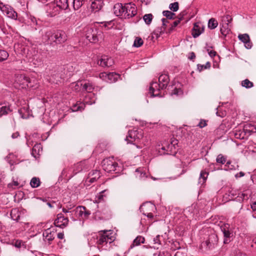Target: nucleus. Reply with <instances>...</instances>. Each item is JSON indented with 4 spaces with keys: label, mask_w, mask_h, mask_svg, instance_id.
<instances>
[{
    "label": "nucleus",
    "mask_w": 256,
    "mask_h": 256,
    "mask_svg": "<svg viewBox=\"0 0 256 256\" xmlns=\"http://www.w3.org/2000/svg\"><path fill=\"white\" fill-rule=\"evenodd\" d=\"M93 90L94 86L91 83L86 82L83 84L82 90L86 91L88 94L85 96L84 104H74L72 107V111L82 110H84L83 106L84 105V104L90 105L95 103L96 98L94 94L92 93Z\"/></svg>",
    "instance_id": "obj_2"
},
{
    "label": "nucleus",
    "mask_w": 256,
    "mask_h": 256,
    "mask_svg": "<svg viewBox=\"0 0 256 256\" xmlns=\"http://www.w3.org/2000/svg\"><path fill=\"white\" fill-rule=\"evenodd\" d=\"M0 10L6 15V16L14 20H16L18 17L17 12L10 6L5 5L2 2H0Z\"/></svg>",
    "instance_id": "obj_9"
},
{
    "label": "nucleus",
    "mask_w": 256,
    "mask_h": 256,
    "mask_svg": "<svg viewBox=\"0 0 256 256\" xmlns=\"http://www.w3.org/2000/svg\"><path fill=\"white\" fill-rule=\"evenodd\" d=\"M10 216L12 220L18 222L20 218V212L17 208H12L10 211Z\"/></svg>",
    "instance_id": "obj_21"
},
{
    "label": "nucleus",
    "mask_w": 256,
    "mask_h": 256,
    "mask_svg": "<svg viewBox=\"0 0 256 256\" xmlns=\"http://www.w3.org/2000/svg\"><path fill=\"white\" fill-rule=\"evenodd\" d=\"M102 214L104 216V218H108L111 216L110 210L108 207L105 206L102 210Z\"/></svg>",
    "instance_id": "obj_32"
},
{
    "label": "nucleus",
    "mask_w": 256,
    "mask_h": 256,
    "mask_svg": "<svg viewBox=\"0 0 256 256\" xmlns=\"http://www.w3.org/2000/svg\"><path fill=\"white\" fill-rule=\"evenodd\" d=\"M98 23L102 24V26L104 27L106 30L112 28L114 26V22L113 20L98 22Z\"/></svg>",
    "instance_id": "obj_27"
},
{
    "label": "nucleus",
    "mask_w": 256,
    "mask_h": 256,
    "mask_svg": "<svg viewBox=\"0 0 256 256\" xmlns=\"http://www.w3.org/2000/svg\"><path fill=\"white\" fill-rule=\"evenodd\" d=\"M202 32V30L199 28L198 26L196 24H194L193 28L192 36L194 38L198 36Z\"/></svg>",
    "instance_id": "obj_29"
},
{
    "label": "nucleus",
    "mask_w": 256,
    "mask_h": 256,
    "mask_svg": "<svg viewBox=\"0 0 256 256\" xmlns=\"http://www.w3.org/2000/svg\"><path fill=\"white\" fill-rule=\"evenodd\" d=\"M40 144H35L32 148V154L34 155V152L36 153L37 150H38V152H39L40 148Z\"/></svg>",
    "instance_id": "obj_54"
},
{
    "label": "nucleus",
    "mask_w": 256,
    "mask_h": 256,
    "mask_svg": "<svg viewBox=\"0 0 256 256\" xmlns=\"http://www.w3.org/2000/svg\"><path fill=\"white\" fill-rule=\"evenodd\" d=\"M16 81L19 83L20 85L22 86V87L26 88L31 87L32 86L30 84V82L29 78L26 76L24 74H20L17 76L16 78Z\"/></svg>",
    "instance_id": "obj_15"
},
{
    "label": "nucleus",
    "mask_w": 256,
    "mask_h": 256,
    "mask_svg": "<svg viewBox=\"0 0 256 256\" xmlns=\"http://www.w3.org/2000/svg\"><path fill=\"white\" fill-rule=\"evenodd\" d=\"M182 92V91L180 89L175 88L174 89L173 92H172V94L178 95V94H181Z\"/></svg>",
    "instance_id": "obj_59"
},
{
    "label": "nucleus",
    "mask_w": 256,
    "mask_h": 256,
    "mask_svg": "<svg viewBox=\"0 0 256 256\" xmlns=\"http://www.w3.org/2000/svg\"><path fill=\"white\" fill-rule=\"evenodd\" d=\"M86 210V207L84 206H78L74 210V213L78 214L79 216L83 218L84 210Z\"/></svg>",
    "instance_id": "obj_35"
},
{
    "label": "nucleus",
    "mask_w": 256,
    "mask_h": 256,
    "mask_svg": "<svg viewBox=\"0 0 256 256\" xmlns=\"http://www.w3.org/2000/svg\"><path fill=\"white\" fill-rule=\"evenodd\" d=\"M58 8L59 6L57 5L55 6L54 4H51L47 6L46 10L48 15H50V16H56L58 13Z\"/></svg>",
    "instance_id": "obj_18"
},
{
    "label": "nucleus",
    "mask_w": 256,
    "mask_h": 256,
    "mask_svg": "<svg viewBox=\"0 0 256 256\" xmlns=\"http://www.w3.org/2000/svg\"><path fill=\"white\" fill-rule=\"evenodd\" d=\"M40 182L38 178H32L30 180V184L32 188H36L40 186Z\"/></svg>",
    "instance_id": "obj_30"
},
{
    "label": "nucleus",
    "mask_w": 256,
    "mask_h": 256,
    "mask_svg": "<svg viewBox=\"0 0 256 256\" xmlns=\"http://www.w3.org/2000/svg\"><path fill=\"white\" fill-rule=\"evenodd\" d=\"M226 166H228V168L230 170H236L238 168V166L237 164H235L234 165L232 164L230 161L226 162Z\"/></svg>",
    "instance_id": "obj_51"
},
{
    "label": "nucleus",
    "mask_w": 256,
    "mask_h": 256,
    "mask_svg": "<svg viewBox=\"0 0 256 256\" xmlns=\"http://www.w3.org/2000/svg\"><path fill=\"white\" fill-rule=\"evenodd\" d=\"M124 12V4H116L114 6V12L118 16H120L123 18V15Z\"/></svg>",
    "instance_id": "obj_17"
},
{
    "label": "nucleus",
    "mask_w": 256,
    "mask_h": 256,
    "mask_svg": "<svg viewBox=\"0 0 256 256\" xmlns=\"http://www.w3.org/2000/svg\"><path fill=\"white\" fill-rule=\"evenodd\" d=\"M220 228L224 234V244H228L231 241V238L233 236V232L230 230L229 224H224L220 226Z\"/></svg>",
    "instance_id": "obj_11"
},
{
    "label": "nucleus",
    "mask_w": 256,
    "mask_h": 256,
    "mask_svg": "<svg viewBox=\"0 0 256 256\" xmlns=\"http://www.w3.org/2000/svg\"><path fill=\"white\" fill-rule=\"evenodd\" d=\"M220 31L223 36H226L230 32V26L225 25L224 24H222V28H220Z\"/></svg>",
    "instance_id": "obj_37"
},
{
    "label": "nucleus",
    "mask_w": 256,
    "mask_h": 256,
    "mask_svg": "<svg viewBox=\"0 0 256 256\" xmlns=\"http://www.w3.org/2000/svg\"><path fill=\"white\" fill-rule=\"evenodd\" d=\"M97 64L103 68H108L114 64L113 59L107 56H102L98 60Z\"/></svg>",
    "instance_id": "obj_12"
},
{
    "label": "nucleus",
    "mask_w": 256,
    "mask_h": 256,
    "mask_svg": "<svg viewBox=\"0 0 256 256\" xmlns=\"http://www.w3.org/2000/svg\"><path fill=\"white\" fill-rule=\"evenodd\" d=\"M208 173L206 171L202 170L200 174L198 182L203 184L206 181Z\"/></svg>",
    "instance_id": "obj_28"
},
{
    "label": "nucleus",
    "mask_w": 256,
    "mask_h": 256,
    "mask_svg": "<svg viewBox=\"0 0 256 256\" xmlns=\"http://www.w3.org/2000/svg\"><path fill=\"white\" fill-rule=\"evenodd\" d=\"M218 26V22L216 19L212 18L208 20V28L210 30L214 29Z\"/></svg>",
    "instance_id": "obj_31"
},
{
    "label": "nucleus",
    "mask_w": 256,
    "mask_h": 256,
    "mask_svg": "<svg viewBox=\"0 0 256 256\" xmlns=\"http://www.w3.org/2000/svg\"><path fill=\"white\" fill-rule=\"evenodd\" d=\"M216 161L218 163L224 164L226 162V158L222 154L218 156Z\"/></svg>",
    "instance_id": "obj_48"
},
{
    "label": "nucleus",
    "mask_w": 256,
    "mask_h": 256,
    "mask_svg": "<svg viewBox=\"0 0 256 256\" xmlns=\"http://www.w3.org/2000/svg\"><path fill=\"white\" fill-rule=\"evenodd\" d=\"M162 14L164 16H165L168 19H174V16L175 14L174 12H172L169 10H164L162 12Z\"/></svg>",
    "instance_id": "obj_44"
},
{
    "label": "nucleus",
    "mask_w": 256,
    "mask_h": 256,
    "mask_svg": "<svg viewBox=\"0 0 256 256\" xmlns=\"http://www.w3.org/2000/svg\"><path fill=\"white\" fill-rule=\"evenodd\" d=\"M177 147L178 140H174L171 142L170 144H169L166 146V148L162 146V149L164 150H166V154L174 156L178 151Z\"/></svg>",
    "instance_id": "obj_13"
},
{
    "label": "nucleus",
    "mask_w": 256,
    "mask_h": 256,
    "mask_svg": "<svg viewBox=\"0 0 256 256\" xmlns=\"http://www.w3.org/2000/svg\"><path fill=\"white\" fill-rule=\"evenodd\" d=\"M135 175L136 177L142 179L146 177V174L144 169V168H139L136 169L135 171Z\"/></svg>",
    "instance_id": "obj_24"
},
{
    "label": "nucleus",
    "mask_w": 256,
    "mask_h": 256,
    "mask_svg": "<svg viewBox=\"0 0 256 256\" xmlns=\"http://www.w3.org/2000/svg\"><path fill=\"white\" fill-rule=\"evenodd\" d=\"M85 32L86 38L92 43H96L103 38L102 32L96 28H88Z\"/></svg>",
    "instance_id": "obj_5"
},
{
    "label": "nucleus",
    "mask_w": 256,
    "mask_h": 256,
    "mask_svg": "<svg viewBox=\"0 0 256 256\" xmlns=\"http://www.w3.org/2000/svg\"><path fill=\"white\" fill-rule=\"evenodd\" d=\"M84 215L83 218H87L90 214V212L89 210H87L86 209L84 210Z\"/></svg>",
    "instance_id": "obj_61"
},
{
    "label": "nucleus",
    "mask_w": 256,
    "mask_h": 256,
    "mask_svg": "<svg viewBox=\"0 0 256 256\" xmlns=\"http://www.w3.org/2000/svg\"><path fill=\"white\" fill-rule=\"evenodd\" d=\"M232 20V18L230 15H226L222 18V24L225 25L230 26Z\"/></svg>",
    "instance_id": "obj_38"
},
{
    "label": "nucleus",
    "mask_w": 256,
    "mask_h": 256,
    "mask_svg": "<svg viewBox=\"0 0 256 256\" xmlns=\"http://www.w3.org/2000/svg\"><path fill=\"white\" fill-rule=\"evenodd\" d=\"M8 52L2 50H0V62L6 60L8 57Z\"/></svg>",
    "instance_id": "obj_39"
},
{
    "label": "nucleus",
    "mask_w": 256,
    "mask_h": 256,
    "mask_svg": "<svg viewBox=\"0 0 256 256\" xmlns=\"http://www.w3.org/2000/svg\"><path fill=\"white\" fill-rule=\"evenodd\" d=\"M106 190H104L99 192L96 196V203H98L100 202L102 200H103L104 197L105 196L104 194L106 192Z\"/></svg>",
    "instance_id": "obj_42"
},
{
    "label": "nucleus",
    "mask_w": 256,
    "mask_h": 256,
    "mask_svg": "<svg viewBox=\"0 0 256 256\" xmlns=\"http://www.w3.org/2000/svg\"><path fill=\"white\" fill-rule=\"evenodd\" d=\"M91 9L94 12H98L101 10L103 5L102 0H92Z\"/></svg>",
    "instance_id": "obj_19"
},
{
    "label": "nucleus",
    "mask_w": 256,
    "mask_h": 256,
    "mask_svg": "<svg viewBox=\"0 0 256 256\" xmlns=\"http://www.w3.org/2000/svg\"><path fill=\"white\" fill-rule=\"evenodd\" d=\"M82 86L83 84H81L80 82H77L72 83L70 87L74 90L79 91L80 90V86Z\"/></svg>",
    "instance_id": "obj_40"
},
{
    "label": "nucleus",
    "mask_w": 256,
    "mask_h": 256,
    "mask_svg": "<svg viewBox=\"0 0 256 256\" xmlns=\"http://www.w3.org/2000/svg\"><path fill=\"white\" fill-rule=\"evenodd\" d=\"M184 12H182L181 14H180V18H179V20H176L174 21L172 24V28H174L175 27H176L178 24L180 23V20L182 19L183 16L184 15Z\"/></svg>",
    "instance_id": "obj_53"
},
{
    "label": "nucleus",
    "mask_w": 256,
    "mask_h": 256,
    "mask_svg": "<svg viewBox=\"0 0 256 256\" xmlns=\"http://www.w3.org/2000/svg\"><path fill=\"white\" fill-rule=\"evenodd\" d=\"M88 180H89V182H90V183H93L94 182H95L98 179L95 178H94L92 177V176L90 177V176H88Z\"/></svg>",
    "instance_id": "obj_64"
},
{
    "label": "nucleus",
    "mask_w": 256,
    "mask_h": 256,
    "mask_svg": "<svg viewBox=\"0 0 256 256\" xmlns=\"http://www.w3.org/2000/svg\"><path fill=\"white\" fill-rule=\"evenodd\" d=\"M68 219L67 217H64L62 214H58L54 220V224L56 226L63 228L68 225Z\"/></svg>",
    "instance_id": "obj_14"
},
{
    "label": "nucleus",
    "mask_w": 256,
    "mask_h": 256,
    "mask_svg": "<svg viewBox=\"0 0 256 256\" xmlns=\"http://www.w3.org/2000/svg\"><path fill=\"white\" fill-rule=\"evenodd\" d=\"M11 112L10 106L6 104H0V115L7 114Z\"/></svg>",
    "instance_id": "obj_22"
},
{
    "label": "nucleus",
    "mask_w": 256,
    "mask_h": 256,
    "mask_svg": "<svg viewBox=\"0 0 256 256\" xmlns=\"http://www.w3.org/2000/svg\"><path fill=\"white\" fill-rule=\"evenodd\" d=\"M102 166L104 171L108 172H110L116 170L118 164L114 161L112 158H108L104 159L102 160Z\"/></svg>",
    "instance_id": "obj_8"
},
{
    "label": "nucleus",
    "mask_w": 256,
    "mask_h": 256,
    "mask_svg": "<svg viewBox=\"0 0 256 256\" xmlns=\"http://www.w3.org/2000/svg\"><path fill=\"white\" fill-rule=\"evenodd\" d=\"M170 82L168 76L167 74H162L158 78L159 84L152 82L150 87V92L152 96H161L160 90L166 88Z\"/></svg>",
    "instance_id": "obj_3"
},
{
    "label": "nucleus",
    "mask_w": 256,
    "mask_h": 256,
    "mask_svg": "<svg viewBox=\"0 0 256 256\" xmlns=\"http://www.w3.org/2000/svg\"><path fill=\"white\" fill-rule=\"evenodd\" d=\"M34 64L36 65V66H40V65L42 64V60L41 58H36V56H34Z\"/></svg>",
    "instance_id": "obj_57"
},
{
    "label": "nucleus",
    "mask_w": 256,
    "mask_h": 256,
    "mask_svg": "<svg viewBox=\"0 0 256 256\" xmlns=\"http://www.w3.org/2000/svg\"><path fill=\"white\" fill-rule=\"evenodd\" d=\"M144 238L142 236H138L133 242V244H131L130 248H133L135 246H138L140 244H144Z\"/></svg>",
    "instance_id": "obj_25"
},
{
    "label": "nucleus",
    "mask_w": 256,
    "mask_h": 256,
    "mask_svg": "<svg viewBox=\"0 0 256 256\" xmlns=\"http://www.w3.org/2000/svg\"><path fill=\"white\" fill-rule=\"evenodd\" d=\"M242 85L246 88H251L254 86L253 83L250 82L248 79H246L242 82Z\"/></svg>",
    "instance_id": "obj_41"
},
{
    "label": "nucleus",
    "mask_w": 256,
    "mask_h": 256,
    "mask_svg": "<svg viewBox=\"0 0 256 256\" xmlns=\"http://www.w3.org/2000/svg\"><path fill=\"white\" fill-rule=\"evenodd\" d=\"M162 26L160 28V33H164L166 30V24L168 22V20L166 18H163L162 20Z\"/></svg>",
    "instance_id": "obj_52"
},
{
    "label": "nucleus",
    "mask_w": 256,
    "mask_h": 256,
    "mask_svg": "<svg viewBox=\"0 0 256 256\" xmlns=\"http://www.w3.org/2000/svg\"><path fill=\"white\" fill-rule=\"evenodd\" d=\"M169 8L170 10L174 12H176L178 10V2H174L170 4L169 6Z\"/></svg>",
    "instance_id": "obj_50"
},
{
    "label": "nucleus",
    "mask_w": 256,
    "mask_h": 256,
    "mask_svg": "<svg viewBox=\"0 0 256 256\" xmlns=\"http://www.w3.org/2000/svg\"><path fill=\"white\" fill-rule=\"evenodd\" d=\"M88 176H90V177L92 176V177L98 179L100 176V172L99 170H94L89 173Z\"/></svg>",
    "instance_id": "obj_47"
},
{
    "label": "nucleus",
    "mask_w": 256,
    "mask_h": 256,
    "mask_svg": "<svg viewBox=\"0 0 256 256\" xmlns=\"http://www.w3.org/2000/svg\"><path fill=\"white\" fill-rule=\"evenodd\" d=\"M142 138V133L137 130H130L128 131V136L126 137L125 140L128 144H134V142L140 140Z\"/></svg>",
    "instance_id": "obj_10"
},
{
    "label": "nucleus",
    "mask_w": 256,
    "mask_h": 256,
    "mask_svg": "<svg viewBox=\"0 0 256 256\" xmlns=\"http://www.w3.org/2000/svg\"><path fill=\"white\" fill-rule=\"evenodd\" d=\"M43 236L45 241L50 243L54 238V232H52L50 228H48L43 232Z\"/></svg>",
    "instance_id": "obj_20"
},
{
    "label": "nucleus",
    "mask_w": 256,
    "mask_h": 256,
    "mask_svg": "<svg viewBox=\"0 0 256 256\" xmlns=\"http://www.w3.org/2000/svg\"><path fill=\"white\" fill-rule=\"evenodd\" d=\"M198 70L200 72L202 70L204 69L209 68H210V62H207L205 65H202V64H198Z\"/></svg>",
    "instance_id": "obj_49"
},
{
    "label": "nucleus",
    "mask_w": 256,
    "mask_h": 256,
    "mask_svg": "<svg viewBox=\"0 0 256 256\" xmlns=\"http://www.w3.org/2000/svg\"><path fill=\"white\" fill-rule=\"evenodd\" d=\"M245 197H246V198H248L247 196L245 194L240 193L238 196V200H243L245 198Z\"/></svg>",
    "instance_id": "obj_58"
},
{
    "label": "nucleus",
    "mask_w": 256,
    "mask_h": 256,
    "mask_svg": "<svg viewBox=\"0 0 256 256\" xmlns=\"http://www.w3.org/2000/svg\"><path fill=\"white\" fill-rule=\"evenodd\" d=\"M137 14V8L133 3L124 4V12L123 18H130L136 16Z\"/></svg>",
    "instance_id": "obj_6"
},
{
    "label": "nucleus",
    "mask_w": 256,
    "mask_h": 256,
    "mask_svg": "<svg viewBox=\"0 0 256 256\" xmlns=\"http://www.w3.org/2000/svg\"><path fill=\"white\" fill-rule=\"evenodd\" d=\"M84 162H80L78 163L74 166V170L76 171V173L82 170L84 168Z\"/></svg>",
    "instance_id": "obj_45"
},
{
    "label": "nucleus",
    "mask_w": 256,
    "mask_h": 256,
    "mask_svg": "<svg viewBox=\"0 0 256 256\" xmlns=\"http://www.w3.org/2000/svg\"><path fill=\"white\" fill-rule=\"evenodd\" d=\"M218 242L217 236L214 234L209 235L208 238L202 243V247L206 250L213 248Z\"/></svg>",
    "instance_id": "obj_7"
},
{
    "label": "nucleus",
    "mask_w": 256,
    "mask_h": 256,
    "mask_svg": "<svg viewBox=\"0 0 256 256\" xmlns=\"http://www.w3.org/2000/svg\"><path fill=\"white\" fill-rule=\"evenodd\" d=\"M28 22L32 26H37L38 24V21L36 18L32 16H30L28 17Z\"/></svg>",
    "instance_id": "obj_43"
},
{
    "label": "nucleus",
    "mask_w": 256,
    "mask_h": 256,
    "mask_svg": "<svg viewBox=\"0 0 256 256\" xmlns=\"http://www.w3.org/2000/svg\"><path fill=\"white\" fill-rule=\"evenodd\" d=\"M19 185V183L16 181H14L11 184H8V186L10 188H14L13 186H18Z\"/></svg>",
    "instance_id": "obj_60"
},
{
    "label": "nucleus",
    "mask_w": 256,
    "mask_h": 256,
    "mask_svg": "<svg viewBox=\"0 0 256 256\" xmlns=\"http://www.w3.org/2000/svg\"><path fill=\"white\" fill-rule=\"evenodd\" d=\"M206 125V123L205 120H201L199 122L198 126L200 128H202L204 127Z\"/></svg>",
    "instance_id": "obj_62"
},
{
    "label": "nucleus",
    "mask_w": 256,
    "mask_h": 256,
    "mask_svg": "<svg viewBox=\"0 0 256 256\" xmlns=\"http://www.w3.org/2000/svg\"><path fill=\"white\" fill-rule=\"evenodd\" d=\"M144 44L143 40L139 37H136L134 41V46L136 48L140 47Z\"/></svg>",
    "instance_id": "obj_46"
},
{
    "label": "nucleus",
    "mask_w": 256,
    "mask_h": 256,
    "mask_svg": "<svg viewBox=\"0 0 256 256\" xmlns=\"http://www.w3.org/2000/svg\"><path fill=\"white\" fill-rule=\"evenodd\" d=\"M238 38L244 44L245 47L250 49L252 46V43L250 41V38L248 34H240L238 35Z\"/></svg>",
    "instance_id": "obj_16"
},
{
    "label": "nucleus",
    "mask_w": 256,
    "mask_h": 256,
    "mask_svg": "<svg viewBox=\"0 0 256 256\" xmlns=\"http://www.w3.org/2000/svg\"><path fill=\"white\" fill-rule=\"evenodd\" d=\"M69 0H56V3L60 8L66 10L68 8Z\"/></svg>",
    "instance_id": "obj_23"
},
{
    "label": "nucleus",
    "mask_w": 256,
    "mask_h": 256,
    "mask_svg": "<svg viewBox=\"0 0 256 256\" xmlns=\"http://www.w3.org/2000/svg\"><path fill=\"white\" fill-rule=\"evenodd\" d=\"M152 18L153 16L152 14H146L143 16L144 20L148 25H150L151 24Z\"/></svg>",
    "instance_id": "obj_34"
},
{
    "label": "nucleus",
    "mask_w": 256,
    "mask_h": 256,
    "mask_svg": "<svg viewBox=\"0 0 256 256\" xmlns=\"http://www.w3.org/2000/svg\"><path fill=\"white\" fill-rule=\"evenodd\" d=\"M112 234L110 230H101L98 232V235L93 236L92 238L99 248V246H104L114 241V237L111 236Z\"/></svg>",
    "instance_id": "obj_4"
},
{
    "label": "nucleus",
    "mask_w": 256,
    "mask_h": 256,
    "mask_svg": "<svg viewBox=\"0 0 256 256\" xmlns=\"http://www.w3.org/2000/svg\"><path fill=\"white\" fill-rule=\"evenodd\" d=\"M160 235L156 236L154 238V244H156L160 245L161 244V241L160 240Z\"/></svg>",
    "instance_id": "obj_55"
},
{
    "label": "nucleus",
    "mask_w": 256,
    "mask_h": 256,
    "mask_svg": "<svg viewBox=\"0 0 256 256\" xmlns=\"http://www.w3.org/2000/svg\"><path fill=\"white\" fill-rule=\"evenodd\" d=\"M67 36L66 32L62 30H58L54 32L50 31L46 32L42 36V40L47 44H62L66 42Z\"/></svg>",
    "instance_id": "obj_1"
},
{
    "label": "nucleus",
    "mask_w": 256,
    "mask_h": 256,
    "mask_svg": "<svg viewBox=\"0 0 256 256\" xmlns=\"http://www.w3.org/2000/svg\"><path fill=\"white\" fill-rule=\"evenodd\" d=\"M118 77V75L115 72L108 73L107 82L112 83L115 82Z\"/></svg>",
    "instance_id": "obj_26"
},
{
    "label": "nucleus",
    "mask_w": 256,
    "mask_h": 256,
    "mask_svg": "<svg viewBox=\"0 0 256 256\" xmlns=\"http://www.w3.org/2000/svg\"><path fill=\"white\" fill-rule=\"evenodd\" d=\"M85 0H73V7L74 10H78L83 4Z\"/></svg>",
    "instance_id": "obj_33"
},
{
    "label": "nucleus",
    "mask_w": 256,
    "mask_h": 256,
    "mask_svg": "<svg viewBox=\"0 0 256 256\" xmlns=\"http://www.w3.org/2000/svg\"><path fill=\"white\" fill-rule=\"evenodd\" d=\"M74 205L73 204H70L69 205H67L66 208H63L62 210L64 213H70V215H72L73 213H74V210H70L72 208L74 207Z\"/></svg>",
    "instance_id": "obj_36"
},
{
    "label": "nucleus",
    "mask_w": 256,
    "mask_h": 256,
    "mask_svg": "<svg viewBox=\"0 0 256 256\" xmlns=\"http://www.w3.org/2000/svg\"><path fill=\"white\" fill-rule=\"evenodd\" d=\"M242 132L240 133V132H237L235 134V136L236 138L242 139L244 138V136H242Z\"/></svg>",
    "instance_id": "obj_63"
},
{
    "label": "nucleus",
    "mask_w": 256,
    "mask_h": 256,
    "mask_svg": "<svg viewBox=\"0 0 256 256\" xmlns=\"http://www.w3.org/2000/svg\"><path fill=\"white\" fill-rule=\"evenodd\" d=\"M107 77H108V73L104 72L100 74V78L102 79L103 80L107 82Z\"/></svg>",
    "instance_id": "obj_56"
}]
</instances>
